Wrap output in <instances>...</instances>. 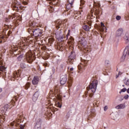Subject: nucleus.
Wrapping results in <instances>:
<instances>
[{"instance_id":"obj_52","label":"nucleus","mask_w":129,"mask_h":129,"mask_svg":"<svg viewBox=\"0 0 129 129\" xmlns=\"http://www.w3.org/2000/svg\"><path fill=\"white\" fill-rule=\"evenodd\" d=\"M98 6H99V4H98Z\"/></svg>"},{"instance_id":"obj_46","label":"nucleus","mask_w":129,"mask_h":129,"mask_svg":"<svg viewBox=\"0 0 129 129\" xmlns=\"http://www.w3.org/2000/svg\"><path fill=\"white\" fill-rule=\"evenodd\" d=\"M50 8H51V9H53V7H50Z\"/></svg>"},{"instance_id":"obj_19","label":"nucleus","mask_w":129,"mask_h":129,"mask_svg":"<svg viewBox=\"0 0 129 129\" xmlns=\"http://www.w3.org/2000/svg\"><path fill=\"white\" fill-rule=\"evenodd\" d=\"M23 57H24V54H21L17 57V59L19 61H21L22 59H23Z\"/></svg>"},{"instance_id":"obj_26","label":"nucleus","mask_w":129,"mask_h":129,"mask_svg":"<svg viewBox=\"0 0 129 129\" xmlns=\"http://www.w3.org/2000/svg\"><path fill=\"white\" fill-rule=\"evenodd\" d=\"M73 3H74V0H69V4H71V5H73Z\"/></svg>"},{"instance_id":"obj_32","label":"nucleus","mask_w":129,"mask_h":129,"mask_svg":"<svg viewBox=\"0 0 129 129\" xmlns=\"http://www.w3.org/2000/svg\"><path fill=\"white\" fill-rule=\"evenodd\" d=\"M66 116L68 117V118L69 117V116H70V114H69V112L67 113Z\"/></svg>"},{"instance_id":"obj_6","label":"nucleus","mask_w":129,"mask_h":129,"mask_svg":"<svg viewBox=\"0 0 129 129\" xmlns=\"http://www.w3.org/2000/svg\"><path fill=\"white\" fill-rule=\"evenodd\" d=\"M39 83V77L35 76L32 80V84L33 85H37Z\"/></svg>"},{"instance_id":"obj_1","label":"nucleus","mask_w":129,"mask_h":129,"mask_svg":"<svg viewBox=\"0 0 129 129\" xmlns=\"http://www.w3.org/2000/svg\"><path fill=\"white\" fill-rule=\"evenodd\" d=\"M98 85V82L97 80L93 81L92 83L89 85L87 88L88 90H90L92 92L94 93L96 91L97 88V85Z\"/></svg>"},{"instance_id":"obj_37","label":"nucleus","mask_w":129,"mask_h":129,"mask_svg":"<svg viewBox=\"0 0 129 129\" xmlns=\"http://www.w3.org/2000/svg\"><path fill=\"white\" fill-rule=\"evenodd\" d=\"M95 111V109H92L91 110V112H94Z\"/></svg>"},{"instance_id":"obj_49","label":"nucleus","mask_w":129,"mask_h":129,"mask_svg":"<svg viewBox=\"0 0 129 129\" xmlns=\"http://www.w3.org/2000/svg\"><path fill=\"white\" fill-rule=\"evenodd\" d=\"M4 120H6V119H4Z\"/></svg>"},{"instance_id":"obj_3","label":"nucleus","mask_w":129,"mask_h":129,"mask_svg":"<svg viewBox=\"0 0 129 129\" xmlns=\"http://www.w3.org/2000/svg\"><path fill=\"white\" fill-rule=\"evenodd\" d=\"M75 58H76L75 52H72L71 55L69 57V62L70 63V64H73V62H74Z\"/></svg>"},{"instance_id":"obj_13","label":"nucleus","mask_w":129,"mask_h":129,"mask_svg":"<svg viewBox=\"0 0 129 129\" xmlns=\"http://www.w3.org/2000/svg\"><path fill=\"white\" fill-rule=\"evenodd\" d=\"M83 28L84 30H85V31H86L87 32H88V31L90 30V28H89V26H88V25H84L83 26Z\"/></svg>"},{"instance_id":"obj_20","label":"nucleus","mask_w":129,"mask_h":129,"mask_svg":"<svg viewBox=\"0 0 129 129\" xmlns=\"http://www.w3.org/2000/svg\"><path fill=\"white\" fill-rule=\"evenodd\" d=\"M5 70H6V68L4 66H0V71H1V72H4Z\"/></svg>"},{"instance_id":"obj_24","label":"nucleus","mask_w":129,"mask_h":129,"mask_svg":"<svg viewBox=\"0 0 129 129\" xmlns=\"http://www.w3.org/2000/svg\"><path fill=\"white\" fill-rule=\"evenodd\" d=\"M125 91H126V89L125 88H123L122 89H121L120 90V91L119 92V93H121V92H125Z\"/></svg>"},{"instance_id":"obj_5","label":"nucleus","mask_w":129,"mask_h":129,"mask_svg":"<svg viewBox=\"0 0 129 129\" xmlns=\"http://www.w3.org/2000/svg\"><path fill=\"white\" fill-rule=\"evenodd\" d=\"M66 82H67V76H66V75L62 76L60 81V84L64 85Z\"/></svg>"},{"instance_id":"obj_4","label":"nucleus","mask_w":129,"mask_h":129,"mask_svg":"<svg viewBox=\"0 0 129 129\" xmlns=\"http://www.w3.org/2000/svg\"><path fill=\"white\" fill-rule=\"evenodd\" d=\"M115 34L117 37H121L123 34V29L122 28H118L116 30Z\"/></svg>"},{"instance_id":"obj_7","label":"nucleus","mask_w":129,"mask_h":129,"mask_svg":"<svg viewBox=\"0 0 129 129\" xmlns=\"http://www.w3.org/2000/svg\"><path fill=\"white\" fill-rule=\"evenodd\" d=\"M26 60L28 61L29 63H32L33 62V57H32V55L28 54L26 55Z\"/></svg>"},{"instance_id":"obj_2","label":"nucleus","mask_w":129,"mask_h":129,"mask_svg":"<svg viewBox=\"0 0 129 129\" xmlns=\"http://www.w3.org/2000/svg\"><path fill=\"white\" fill-rule=\"evenodd\" d=\"M33 36L36 38H41L43 36V31L40 29H35L32 31Z\"/></svg>"},{"instance_id":"obj_30","label":"nucleus","mask_w":129,"mask_h":129,"mask_svg":"<svg viewBox=\"0 0 129 129\" xmlns=\"http://www.w3.org/2000/svg\"><path fill=\"white\" fill-rule=\"evenodd\" d=\"M124 99H127V98H128V95H126L124 96Z\"/></svg>"},{"instance_id":"obj_31","label":"nucleus","mask_w":129,"mask_h":129,"mask_svg":"<svg viewBox=\"0 0 129 129\" xmlns=\"http://www.w3.org/2000/svg\"><path fill=\"white\" fill-rule=\"evenodd\" d=\"M60 69L63 70L64 68V65L63 64H60Z\"/></svg>"},{"instance_id":"obj_25","label":"nucleus","mask_w":129,"mask_h":129,"mask_svg":"<svg viewBox=\"0 0 129 129\" xmlns=\"http://www.w3.org/2000/svg\"><path fill=\"white\" fill-rule=\"evenodd\" d=\"M124 83L125 85H126L127 86H129V80L127 79Z\"/></svg>"},{"instance_id":"obj_35","label":"nucleus","mask_w":129,"mask_h":129,"mask_svg":"<svg viewBox=\"0 0 129 129\" xmlns=\"http://www.w3.org/2000/svg\"><path fill=\"white\" fill-rule=\"evenodd\" d=\"M59 48L61 50H62V49H63V46L62 45H59Z\"/></svg>"},{"instance_id":"obj_27","label":"nucleus","mask_w":129,"mask_h":129,"mask_svg":"<svg viewBox=\"0 0 129 129\" xmlns=\"http://www.w3.org/2000/svg\"><path fill=\"white\" fill-rule=\"evenodd\" d=\"M120 19H121V17L119 16H117L116 17V20H117V21H119Z\"/></svg>"},{"instance_id":"obj_29","label":"nucleus","mask_w":129,"mask_h":129,"mask_svg":"<svg viewBox=\"0 0 129 129\" xmlns=\"http://www.w3.org/2000/svg\"><path fill=\"white\" fill-rule=\"evenodd\" d=\"M107 108H108V107H107V106H105L104 107V111H106V110H107Z\"/></svg>"},{"instance_id":"obj_11","label":"nucleus","mask_w":129,"mask_h":129,"mask_svg":"<svg viewBox=\"0 0 129 129\" xmlns=\"http://www.w3.org/2000/svg\"><path fill=\"white\" fill-rule=\"evenodd\" d=\"M101 32H104V30L106 29V27H105V26H104V24L103 23L101 22Z\"/></svg>"},{"instance_id":"obj_38","label":"nucleus","mask_w":129,"mask_h":129,"mask_svg":"<svg viewBox=\"0 0 129 129\" xmlns=\"http://www.w3.org/2000/svg\"><path fill=\"white\" fill-rule=\"evenodd\" d=\"M3 91V89L2 88H0V92H2Z\"/></svg>"},{"instance_id":"obj_42","label":"nucleus","mask_w":129,"mask_h":129,"mask_svg":"<svg viewBox=\"0 0 129 129\" xmlns=\"http://www.w3.org/2000/svg\"><path fill=\"white\" fill-rule=\"evenodd\" d=\"M53 72H55V69L53 70Z\"/></svg>"},{"instance_id":"obj_15","label":"nucleus","mask_w":129,"mask_h":129,"mask_svg":"<svg viewBox=\"0 0 129 129\" xmlns=\"http://www.w3.org/2000/svg\"><path fill=\"white\" fill-rule=\"evenodd\" d=\"M54 92L56 94V95L59 97V90H58V88H57V86H55L54 88Z\"/></svg>"},{"instance_id":"obj_33","label":"nucleus","mask_w":129,"mask_h":129,"mask_svg":"<svg viewBox=\"0 0 129 129\" xmlns=\"http://www.w3.org/2000/svg\"><path fill=\"white\" fill-rule=\"evenodd\" d=\"M68 34L67 35V39H68V35H69V33H70V30H69V31H68Z\"/></svg>"},{"instance_id":"obj_16","label":"nucleus","mask_w":129,"mask_h":129,"mask_svg":"<svg viewBox=\"0 0 129 129\" xmlns=\"http://www.w3.org/2000/svg\"><path fill=\"white\" fill-rule=\"evenodd\" d=\"M73 4H71L70 3L66 5V9H67V10H70V9H71V8H72V6Z\"/></svg>"},{"instance_id":"obj_9","label":"nucleus","mask_w":129,"mask_h":129,"mask_svg":"<svg viewBox=\"0 0 129 129\" xmlns=\"http://www.w3.org/2000/svg\"><path fill=\"white\" fill-rule=\"evenodd\" d=\"M80 43L84 46H85V45H86V41H85V39H84V38L83 37L80 39Z\"/></svg>"},{"instance_id":"obj_51","label":"nucleus","mask_w":129,"mask_h":129,"mask_svg":"<svg viewBox=\"0 0 129 129\" xmlns=\"http://www.w3.org/2000/svg\"><path fill=\"white\" fill-rule=\"evenodd\" d=\"M39 121H41V120H39Z\"/></svg>"},{"instance_id":"obj_50","label":"nucleus","mask_w":129,"mask_h":129,"mask_svg":"<svg viewBox=\"0 0 129 129\" xmlns=\"http://www.w3.org/2000/svg\"><path fill=\"white\" fill-rule=\"evenodd\" d=\"M0 43H2V41L0 42Z\"/></svg>"},{"instance_id":"obj_47","label":"nucleus","mask_w":129,"mask_h":129,"mask_svg":"<svg viewBox=\"0 0 129 129\" xmlns=\"http://www.w3.org/2000/svg\"><path fill=\"white\" fill-rule=\"evenodd\" d=\"M95 5L96 6V4L95 3Z\"/></svg>"},{"instance_id":"obj_28","label":"nucleus","mask_w":129,"mask_h":129,"mask_svg":"<svg viewBox=\"0 0 129 129\" xmlns=\"http://www.w3.org/2000/svg\"><path fill=\"white\" fill-rule=\"evenodd\" d=\"M105 64H106L107 65H108V64H109V60H106L105 61Z\"/></svg>"},{"instance_id":"obj_43","label":"nucleus","mask_w":129,"mask_h":129,"mask_svg":"<svg viewBox=\"0 0 129 129\" xmlns=\"http://www.w3.org/2000/svg\"><path fill=\"white\" fill-rule=\"evenodd\" d=\"M29 33H30L31 31H30V30L28 31Z\"/></svg>"},{"instance_id":"obj_23","label":"nucleus","mask_w":129,"mask_h":129,"mask_svg":"<svg viewBox=\"0 0 129 129\" xmlns=\"http://www.w3.org/2000/svg\"><path fill=\"white\" fill-rule=\"evenodd\" d=\"M29 87H30V83L26 84V85H25V89L27 90V89H29Z\"/></svg>"},{"instance_id":"obj_12","label":"nucleus","mask_w":129,"mask_h":129,"mask_svg":"<svg viewBox=\"0 0 129 129\" xmlns=\"http://www.w3.org/2000/svg\"><path fill=\"white\" fill-rule=\"evenodd\" d=\"M124 39L127 42L129 41V33H126L124 36Z\"/></svg>"},{"instance_id":"obj_10","label":"nucleus","mask_w":129,"mask_h":129,"mask_svg":"<svg viewBox=\"0 0 129 129\" xmlns=\"http://www.w3.org/2000/svg\"><path fill=\"white\" fill-rule=\"evenodd\" d=\"M33 129H41V122L36 123Z\"/></svg>"},{"instance_id":"obj_22","label":"nucleus","mask_w":129,"mask_h":129,"mask_svg":"<svg viewBox=\"0 0 129 129\" xmlns=\"http://www.w3.org/2000/svg\"><path fill=\"white\" fill-rule=\"evenodd\" d=\"M20 66L22 69H25V68H26V64L24 63H21Z\"/></svg>"},{"instance_id":"obj_48","label":"nucleus","mask_w":129,"mask_h":129,"mask_svg":"<svg viewBox=\"0 0 129 129\" xmlns=\"http://www.w3.org/2000/svg\"><path fill=\"white\" fill-rule=\"evenodd\" d=\"M68 69H69V67L68 68Z\"/></svg>"},{"instance_id":"obj_17","label":"nucleus","mask_w":129,"mask_h":129,"mask_svg":"<svg viewBox=\"0 0 129 129\" xmlns=\"http://www.w3.org/2000/svg\"><path fill=\"white\" fill-rule=\"evenodd\" d=\"M115 108H116V109H121L122 108H123V105H118L115 107Z\"/></svg>"},{"instance_id":"obj_44","label":"nucleus","mask_w":129,"mask_h":129,"mask_svg":"<svg viewBox=\"0 0 129 129\" xmlns=\"http://www.w3.org/2000/svg\"><path fill=\"white\" fill-rule=\"evenodd\" d=\"M21 129H24V127H21Z\"/></svg>"},{"instance_id":"obj_34","label":"nucleus","mask_w":129,"mask_h":129,"mask_svg":"<svg viewBox=\"0 0 129 129\" xmlns=\"http://www.w3.org/2000/svg\"><path fill=\"white\" fill-rule=\"evenodd\" d=\"M74 70V69H73V68H71L70 69V71L71 72H72V71H73Z\"/></svg>"},{"instance_id":"obj_14","label":"nucleus","mask_w":129,"mask_h":129,"mask_svg":"<svg viewBox=\"0 0 129 129\" xmlns=\"http://www.w3.org/2000/svg\"><path fill=\"white\" fill-rule=\"evenodd\" d=\"M9 105L8 104H6L4 106V112H7V111H8V109H9V108H10V107H9Z\"/></svg>"},{"instance_id":"obj_40","label":"nucleus","mask_w":129,"mask_h":129,"mask_svg":"<svg viewBox=\"0 0 129 129\" xmlns=\"http://www.w3.org/2000/svg\"><path fill=\"white\" fill-rule=\"evenodd\" d=\"M127 93H129V88L127 90Z\"/></svg>"},{"instance_id":"obj_45","label":"nucleus","mask_w":129,"mask_h":129,"mask_svg":"<svg viewBox=\"0 0 129 129\" xmlns=\"http://www.w3.org/2000/svg\"><path fill=\"white\" fill-rule=\"evenodd\" d=\"M122 86H123V87H124V85H123Z\"/></svg>"},{"instance_id":"obj_39","label":"nucleus","mask_w":129,"mask_h":129,"mask_svg":"<svg viewBox=\"0 0 129 129\" xmlns=\"http://www.w3.org/2000/svg\"><path fill=\"white\" fill-rule=\"evenodd\" d=\"M120 73V72L118 73V76H116V78H117V77H118V75H119Z\"/></svg>"},{"instance_id":"obj_21","label":"nucleus","mask_w":129,"mask_h":129,"mask_svg":"<svg viewBox=\"0 0 129 129\" xmlns=\"http://www.w3.org/2000/svg\"><path fill=\"white\" fill-rule=\"evenodd\" d=\"M84 67V64H83L82 63H81V65L80 64L78 65V68L80 70L82 69V68H83Z\"/></svg>"},{"instance_id":"obj_8","label":"nucleus","mask_w":129,"mask_h":129,"mask_svg":"<svg viewBox=\"0 0 129 129\" xmlns=\"http://www.w3.org/2000/svg\"><path fill=\"white\" fill-rule=\"evenodd\" d=\"M38 97H39V92H36L35 93V94L33 95L32 97V100L33 101H37V100L38 99Z\"/></svg>"},{"instance_id":"obj_36","label":"nucleus","mask_w":129,"mask_h":129,"mask_svg":"<svg viewBox=\"0 0 129 129\" xmlns=\"http://www.w3.org/2000/svg\"><path fill=\"white\" fill-rule=\"evenodd\" d=\"M58 107L60 108L62 106L60 105V103H58Z\"/></svg>"},{"instance_id":"obj_18","label":"nucleus","mask_w":129,"mask_h":129,"mask_svg":"<svg viewBox=\"0 0 129 129\" xmlns=\"http://www.w3.org/2000/svg\"><path fill=\"white\" fill-rule=\"evenodd\" d=\"M63 39H64V36L63 35L58 36L57 37L58 41H59L60 42H62Z\"/></svg>"},{"instance_id":"obj_41","label":"nucleus","mask_w":129,"mask_h":129,"mask_svg":"<svg viewBox=\"0 0 129 129\" xmlns=\"http://www.w3.org/2000/svg\"><path fill=\"white\" fill-rule=\"evenodd\" d=\"M113 119L114 120H115V119H116V118H113Z\"/></svg>"}]
</instances>
